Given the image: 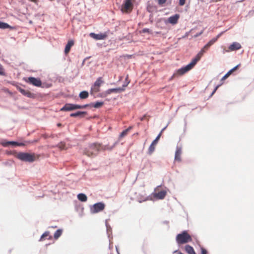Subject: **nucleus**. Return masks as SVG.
Returning <instances> with one entry per match:
<instances>
[{"mask_svg":"<svg viewBox=\"0 0 254 254\" xmlns=\"http://www.w3.org/2000/svg\"><path fill=\"white\" fill-rule=\"evenodd\" d=\"M118 143V141L115 142L113 145L109 146L108 145H105L101 146L100 144L92 143L89 145L88 148H85L84 153L89 157H94L96 156L99 151L102 150H112Z\"/></svg>","mask_w":254,"mask_h":254,"instance_id":"obj_1","label":"nucleus"},{"mask_svg":"<svg viewBox=\"0 0 254 254\" xmlns=\"http://www.w3.org/2000/svg\"><path fill=\"white\" fill-rule=\"evenodd\" d=\"M13 154L18 159L24 162L31 163L35 161L37 158V156L34 153L15 152Z\"/></svg>","mask_w":254,"mask_h":254,"instance_id":"obj_2","label":"nucleus"},{"mask_svg":"<svg viewBox=\"0 0 254 254\" xmlns=\"http://www.w3.org/2000/svg\"><path fill=\"white\" fill-rule=\"evenodd\" d=\"M190 238V236L185 231L182 233L178 234L176 239L177 244L180 245L187 243Z\"/></svg>","mask_w":254,"mask_h":254,"instance_id":"obj_3","label":"nucleus"},{"mask_svg":"<svg viewBox=\"0 0 254 254\" xmlns=\"http://www.w3.org/2000/svg\"><path fill=\"white\" fill-rule=\"evenodd\" d=\"M105 208V204L103 202H98L90 207L91 213H96L102 211Z\"/></svg>","mask_w":254,"mask_h":254,"instance_id":"obj_4","label":"nucleus"},{"mask_svg":"<svg viewBox=\"0 0 254 254\" xmlns=\"http://www.w3.org/2000/svg\"><path fill=\"white\" fill-rule=\"evenodd\" d=\"M190 70V63L188 64L186 66L178 69L173 74V76L182 75Z\"/></svg>","mask_w":254,"mask_h":254,"instance_id":"obj_5","label":"nucleus"},{"mask_svg":"<svg viewBox=\"0 0 254 254\" xmlns=\"http://www.w3.org/2000/svg\"><path fill=\"white\" fill-rule=\"evenodd\" d=\"M80 105L73 104H65L64 106L61 109L63 111H71L79 109Z\"/></svg>","mask_w":254,"mask_h":254,"instance_id":"obj_6","label":"nucleus"},{"mask_svg":"<svg viewBox=\"0 0 254 254\" xmlns=\"http://www.w3.org/2000/svg\"><path fill=\"white\" fill-rule=\"evenodd\" d=\"M204 52H205L204 51V49H201L196 55V56L193 58V59L191 61V68L200 60Z\"/></svg>","mask_w":254,"mask_h":254,"instance_id":"obj_7","label":"nucleus"},{"mask_svg":"<svg viewBox=\"0 0 254 254\" xmlns=\"http://www.w3.org/2000/svg\"><path fill=\"white\" fill-rule=\"evenodd\" d=\"M132 7L131 0H126L122 5V10L123 11L130 10Z\"/></svg>","mask_w":254,"mask_h":254,"instance_id":"obj_8","label":"nucleus"},{"mask_svg":"<svg viewBox=\"0 0 254 254\" xmlns=\"http://www.w3.org/2000/svg\"><path fill=\"white\" fill-rule=\"evenodd\" d=\"M26 81L37 87H40L42 84L39 79L33 77H28Z\"/></svg>","mask_w":254,"mask_h":254,"instance_id":"obj_9","label":"nucleus"},{"mask_svg":"<svg viewBox=\"0 0 254 254\" xmlns=\"http://www.w3.org/2000/svg\"><path fill=\"white\" fill-rule=\"evenodd\" d=\"M90 36L95 39V40H103L105 39L107 37V35L106 33H99L95 34L94 33H90L89 34Z\"/></svg>","mask_w":254,"mask_h":254,"instance_id":"obj_10","label":"nucleus"},{"mask_svg":"<svg viewBox=\"0 0 254 254\" xmlns=\"http://www.w3.org/2000/svg\"><path fill=\"white\" fill-rule=\"evenodd\" d=\"M103 82V81L102 80L101 77L98 78L95 82L93 87L91 88V90H93L95 92L99 91V87Z\"/></svg>","mask_w":254,"mask_h":254,"instance_id":"obj_11","label":"nucleus"},{"mask_svg":"<svg viewBox=\"0 0 254 254\" xmlns=\"http://www.w3.org/2000/svg\"><path fill=\"white\" fill-rule=\"evenodd\" d=\"M166 193V191L162 190L158 192L153 193H152V195H153L154 197L157 199H162L165 197Z\"/></svg>","mask_w":254,"mask_h":254,"instance_id":"obj_12","label":"nucleus"},{"mask_svg":"<svg viewBox=\"0 0 254 254\" xmlns=\"http://www.w3.org/2000/svg\"><path fill=\"white\" fill-rule=\"evenodd\" d=\"M241 45L238 42H233L231 45L229 47L228 51H233L236 50H238L241 48Z\"/></svg>","mask_w":254,"mask_h":254,"instance_id":"obj_13","label":"nucleus"},{"mask_svg":"<svg viewBox=\"0 0 254 254\" xmlns=\"http://www.w3.org/2000/svg\"><path fill=\"white\" fill-rule=\"evenodd\" d=\"M179 17V14H176L169 17L168 19V22L172 24H175L178 22Z\"/></svg>","mask_w":254,"mask_h":254,"instance_id":"obj_14","label":"nucleus"},{"mask_svg":"<svg viewBox=\"0 0 254 254\" xmlns=\"http://www.w3.org/2000/svg\"><path fill=\"white\" fill-rule=\"evenodd\" d=\"M182 154V148L181 147L177 146L176 150L175 152V160L176 161L180 162L181 160V155Z\"/></svg>","mask_w":254,"mask_h":254,"instance_id":"obj_15","label":"nucleus"},{"mask_svg":"<svg viewBox=\"0 0 254 254\" xmlns=\"http://www.w3.org/2000/svg\"><path fill=\"white\" fill-rule=\"evenodd\" d=\"M219 36L220 35H218L216 37L211 39L202 49H204V51L205 52V50H207L212 45L216 42Z\"/></svg>","mask_w":254,"mask_h":254,"instance_id":"obj_16","label":"nucleus"},{"mask_svg":"<svg viewBox=\"0 0 254 254\" xmlns=\"http://www.w3.org/2000/svg\"><path fill=\"white\" fill-rule=\"evenodd\" d=\"M124 90V88H111L107 90L106 91V94H110L112 93L115 92V93H120Z\"/></svg>","mask_w":254,"mask_h":254,"instance_id":"obj_17","label":"nucleus"},{"mask_svg":"<svg viewBox=\"0 0 254 254\" xmlns=\"http://www.w3.org/2000/svg\"><path fill=\"white\" fill-rule=\"evenodd\" d=\"M19 91L23 95L26 96V97H29V98H32L33 97V94L31 93V92H30L29 91H27V90H25L20 87H19L18 88Z\"/></svg>","mask_w":254,"mask_h":254,"instance_id":"obj_18","label":"nucleus"},{"mask_svg":"<svg viewBox=\"0 0 254 254\" xmlns=\"http://www.w3.org/2000/svg\"><path fill=\"white\" fill-rule=\"evenodd\" d=\"M87 114L86 112L84 111H78L74 113H71L70 115V116L71 117H83L84 115H86Z\"/></svg>","mask_w":254,"mask_h":254,"instance_id":"obj_19","label":"nucleus"},{"mask_svg":"<svg viewBox=\"0 0 254 254\" xmlns=\"http://www.w3.org/2000/svg\"><path fill=\"white\" fill-rule=\"evenodd\" d=\"M239 65H237L232 69H231L230 70H229L221 79V80H224L226 78H227L233 72L235 71L239 67Z\"/></svg>","mask_w":254,"mask_h":254,"instance_id":"obj_20","label":"nucleus"},{"mask_svg":"<svg viewBox=\"0 0 254 254\" xmlns=\"http://www.w3.org/2000/svg\"><path fill=\"white\" fill-rule=\"evenodd\" d=\"M73 41L72 40L69 41L68 42V43L66 44L65 46L64 49V53L65 54H67L69 52L70 48L73 45Z\"/></svg>","mask_w":254,"mask_h":254,"instance_id":"obj_21","label":"nucleus"},{"mask_svg":"<svg viewBox=\"0 0 254 254\" xmlns=\"http://www.w3.org/2000/svg\"><path fill=\"white\" fill-rule=\"evenodd\" d=\"M132 129V127H128L126 129L124 130L123 131H122L120 136H119V138H121L122 137H125V136H126L128 132Z\"/></svg>","mask_w":254,"mask_h":254,"instance_id":"obj_22","label":"nucleus"},{"mask_svg":"<svg viewBox=\"0 0 254 254\" xmlns=\"http://www.w3.org/2000/svg\"><path fill=\"white\" fill-rule=\"evenodd\" d=\"M16 144H17V142L14 141H5L1 142L2 145L4 147L7 146L9 145H15Z\"/></svg>","mask_w":254,"mask_h":254,"instance_id":"obj_23","label":"nucleus"},{"mask_svg":"<svg viewBox=\"0 0 254 254\" xmlns=\"http://www.w3.org/2000/svg\"><path fill=\"white\" fill-rule=\"evenodd\" d=\"M78 199L82 202H85L87 200V197L86 195L84 193H79L77 195Z\"/></svg>","mask_w":254,"mask_h":254,"instance_id":"obj_24","label":"nucleus"},{"mask_svg":"<svg viewBox=\"0 0 254 254\" xmlns=\"http://www.w3.org/2000/svg\"><path fill=\"white\" fill-rule=\"evenodd\" d=\"M89 94L87 91H83L80 93L79 97L81 99H84L87 98L88 97Z\"/></svg>","mask_w":254,"mask_h":254,"instance_id":"obj_25","label":"nucleus"},{"mask_svg":"<svg viewBox=\"0 0 254 254\" xmlns=\"http://www.w3.org/2000/svg\"><path fill=\"white\" fill-rule=\"evenodd\" d=\"M62 230L59 229V230H57L55 232V233L54 234V238L55 239H58L61 236V235H62Z\"/></svg>","mask_w":254,"mask_h":254,"instance_id":"obj_26","label":"nucleus"},{"mask_svg":"<svg viewBox=\"0 0 254 254\" xmlns=\"http://www.w3.org/2000/svg\"><path fill=\"white\" fill-rule=\"evenodd\" d=\"M155 145H156L151 143V144H150V145L149 146V148H148V153L149 154H151L154 152V151L155 150Z\"/></svg>","mask_w":254,"mask_h":254,"instance_id":"obj_27","label":"nucleus"},{"mask_svg":"<svg viewBox=\"0 0 254 254\" xmlns=\"http://www.w3.org/2000/svg\"><path fill=\"white\" fill-rule=\"evenodd\" d=\"M9 27V25L4 22L0 21V28L5 29Z\"/></svg>","mask_w":254,"mask_h":254,"instance_id":"obj_28","label":"nucleus"},{"mask_svg":"<svg viewBox=\"0 0 254 254\" xmlns=\"http://www.w3.org/2000/svg\"><path fill=\"white\" fill-rule=\"evenodd\" d=\"M104 104L103 102H96L93 104V106L95 108H99Z\"/></svg>","mask_w":254,"mask_h":254,"instance_id":"obj_29","label":"nucleus"},{"mask_svg":"<svg viewBox=\"0 0 254 254\" xmlns=\"http://www.w3.org/2000/svg\"><path fill=\"white\" fill-rule=\"evenodd\" d=\"M160 136H161V133H159V134L157 136L156 138L152 141V143L155 145H156L158 141V140L160 138Z\"/></svg>","mask_w":254,"mask_h":254,"instance_id":"obj_30","label":"nucleus"},{"mask_svg":"<svg viewBox=\"0 0 254 254\" xmlns=\"http://www.w3.org/2000/svg\"><path fill=\"white\" fill-rule=\"evenodd\" d=\"M127 78H128V75L127 76V77L126 78V80L123 85V87H122V88H124V89H125V88L126 87H127V85H128V84L129 83V81H128Z\"/></svg>","mask_w":254,"mask_h":254,"instance_id":"obj_31","label":"nucleus"},{"mask_svg":"<svg viewBox=\"0 0 254 254\" xmlns=\"http://www.w3.org/2000/svg\"><path fill=\"white\" fill-rule=\"evenodd\" d=\"M58 146L61 149H66L67 147L66 146H65V143H63V142H61L59 145H58Z\"/></svg>","mask_w":254,"mask_h":254,"instance_id":"obj_32","label":"nucleus"},{"mask_svg":"<svg viewBox=\"0 0 254 254\" xmlns=\"http://www.w3.org/2000/svg\"><path fill=\"white\" fill-rule=\"evenodd\" d=\"M106 226L107 229V232L108 235H109V232L111 230V226L107 223V220L106 221Z\"/></svg>","mask_w":254,"mask_h":254,"instance_id":"obj_33","label":"nucleus"},{"mask_svg":"<svg viewBox=\"0 0 254 254\" xmlns=\"http://www.w3.org/2000/svg\"><path fill=\"white\" fill-rule=\"evenodd\" d=\"M185 250L188 254H190V246L187 245L185 247Z\"/></svg>","mask_w":254,"mask_h":254,"instance_id":"obj_34","label":"nucleus"},{"mask_svg":"<svg viewBox=\"0 0 254 254\" xmlns=\"http://www.w3.org/2000/svg\"><path fill=\"white\" fill-rule=\"evenodd\" d=\"M167 0H158V4L159 5L163 6V4L166 2Z\"/></svg>","mask_w":254,"mask_h":254,"instance_id":"obj_35","label":"nucleus"},{"mask_svg":"<svg viewBox=\"0 0 254 254\" xmlns=\"http://www.w3.org/2000/svg\"><path fill=\"white\" fill-rule=\"evenodd\" d=\"M49 233L48 232H45L41 237L40 238V241L42 240L43 238L47 237L49 235Z\"/></svg>","mask_w":254,"mask_h":254,"instance_id":"obj_36","label":"nucleus"},{"mask_svg":"<svg viewBox=\"0 0 254 254\" xmlns=\"http://www.w3.org/2000/svg\"><path fill=\"white\" fill-rule=\"evenodd\" d=\"M4 74V72L3 71V69L2 68V65L0 64V75H2Z\"/></svg>","mask_w":254,"mask_h":254,"instance_id":"obj_37","label":"nucleus"},{"mask_svg":"<svg viewBox=\"0 0 254 254\" xmlns=\"http://www.w3.org/2000/svg\"><path fill=\"white\" fill-rule=\"evenodd\" d=\"M186 0H179V5L181 6L184 5L185 3Z\"/></svg>","mask_w":254,"mask_h":254,"instance_id":"obj_38","label":"nucleus"},{"mask_svg":"<svg viewBox=\"0 0 254 254\" xmlns=\"http://www.w3.org/2000/svg\"><path fill=\"white\" fill-rule=\"evenodd\" d=\"M150 30L148 28H144L142 29V33H148L149 32Z\"/></svg>","mask_w":254,"mask_h":254,"instance_id":"obj_39","label":"nucleus"},{"mask_svg":"<svg viewBox=\"0 0 254 254\" xmlns=\"http://www.w3.org/2000/svg\"><path fill=\"white\" fill-rule=\"evenodd\" d=\"M88 105H89L88 104H85L84 105H80L79 109H84V108H86L87 107H88Z\"/></svg>","mask_w":254,"mask_h":254,"instance_id":"obj_40","label":"nucleus"},{"mask_svg":"<svg viewBox=\"0 0 254 254\" xmlns=\"http://www.w3.org/2000/svg\"><path fill=\"white\" fill-rule=\"evenodd\" d=\"M201 254H207V252L206 250L203 248L201 249Z\"/></svg>","mask_w":254,"mask_h":254,"instance_id":"obj_41","label":"nucleus"},{"mask_svg":"<svg viewBox=\"0 0 254 254\" xmlns=\"http://www.w3.org/2000/svg\"><path fill=\"white\" fill-rule=\"evenodd\" d=\"M202 32H203V31L201 30L199 32V33H198V34H194V35H193V37H196L198 36V35H200V34H201L202 33Z\"/></svg>","mask_w":254,"mask_h":254,"instance_id":"obj_42","label":"nucleus"},{"mask_svg":"<svg viewBox=\"0 0 254 254\" xmlns=\"http://www.w3.org/2000/svg\"><path fill=\"white\" fill-rule=\"evenodd\" d=\"M15 145H17V146H24V144L23 143H22V142L19 143V142H17V144H16Z\"/></svg>","mask_w":254,"mask_h":254,"instance_id":"obj_43","label":"nucleus"},{"mask_svg":"<svg viewBox=\"0 0 254 254\" xmlns=\"http://www.w3.org/2000/svg\"><path fill=\"white\" fill-rule=\"evenodd\" d=\"M219 86H220V85H217V86L215 87V89L214 90V91H213V92H212V94H213L216 92V91L217 90V89L218 88V87H219Z\"/></svg>","mask_w":254,"mask_h":254,"instance_id":"obj_44","label":"nucleus"},{"mask_svg":"<svg viewBox=\"0 0 254 254\" xmlns=\"http://www.w3.org/2000/svg\"><path fill=\"white\" fill-rule=\"evenodd\" d=\"M191 254H196V253H195L193 249L191 247Z\"/></svg>","mask_w":254,"mask_h":254,"instance_id":"obj_45","label":"nucleus"},{"mask_svg":"<svg viewBox=\"0 0 254 254\" xmlns=\"http://www.w3.org/2000/svg\"><path fill=\"white\" fill-rule=\"evenodd\" d=\"M167 127H164L161 131V132L160 133H161V134L162 133V132L166 129V128Z\"/></svg>","mask_w":254,"mask_h":254,"instance_id":"obj_46","label":"nucleus"},{"mask_svg":"<svg viewBox=\"0 0 254 254\" xmlns=\"http://www.w3.org/2000/svg\"><path fill=\"white\" fill-rule=\"evenodd\" d=\"M58 126L59 127H60V126H61V124H58Z\"/></svg>","mask_w":254,"mask_h":254,"instance_id":"obj_47","label":"nucleus"},{"mask_svg":"<svg viewBox=\"0 0 254 254\" xmlns=\"http://www.w3.org/2000/svg\"><path fill=\"white\" fill-rule=\"evenodd\" d=\"M160 186H157V187L155 189V190L159 188Z\"/></svg>","mask_w":254,"mask_h":254,"instance_id":"obj_48","label":"nucleus"},{"mask_svg":"<svg viewBox=\"0 0 254 254\" xmlns=\"http://www.w3.org/2000/svg\"><path fill=\"white\" fill-rule=\"evenodd\" d=\"M116 250H117V252H118V254H119V252H118V248H117V247H116Z\"/></svg>","mask_w":254,"mask_h":254,"instance_id":"obj_49","label":"nucleus"}]
</instances>
